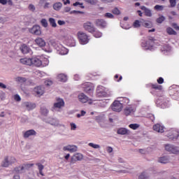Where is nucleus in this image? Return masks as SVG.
Wrapping results in <instances>:
<instances>
[{"label":"nucleus","mask_w":179,"mask_h":179,"mask_svg":"<svg viewBox=\"0 0 179 179\" xmlns=\"http://www.w3.org/2000/svg\"><path fill=\"white\" fill-rule=\"evenodd\" d=\"M77 36L80 43H81L83 45H85V44H87V43H89V38L86 33L83 31H78Z\"/></svg>","instance_id":"f257e3e1"},{"label":"nucleus","mask_w":179,"mask_h":179,"mask_svg":"<svg viewBox=\"0 0 179 179\" xmlns=\"http://www.w3.org/2000/svg\"><path fill=\"white\" fill-rule=\"evenodd\" d=\"M122 103L120 101H115L111 105L112 110L116 113H121L122 111Z\"/></svg>","instance_id":"f03ea898"},{"label":"nucleus","mask_w":179,"mask_h":179,"mask_svg":"<svg viewBox=\"0 0 179 179\" xmlns=\"http://www.w3.org/2000/svg\"><path fill=\"white\" fill-rule=\"evenodd\" d=\"M165 150L167 152H170V153H173V155H178L179 154V148L176 147L171 144H166L165 145Z\"/></svg>","instance_id":"7ed1b4c3"},{"label":"nucleus","mask_w":179,"mask_h":179,"mask_svg":"<svg viewBox=\"0 0 179 179\" xmlns=\"http://www.w3.org/2000/svg\"><path fill=\"white\" fill-rule=\"evenodd\" d=\"M82 160H83V155L77 152L71 157V164H74V163H76V162H82Z\"/></svg>","instance_id":"20e7f679"},{"label":"nucleus","mask_w":179,"mask_h":179,"mask_svg":"<svg viewBox=\"0 0 179 179\" xmlns=\"http://www.w3.org/2000/svg\"><path fill=\"white\" fill-rule=\"evenodd\" d=\"M153 39H150L148 41L143 42L141 46L144 50H152L153 48Z\"/></svg>","instance_id":"39448f33"},{"label":"nucleus","mask_w":179,"mask_h":179,"mask_svg":"<svg viewBox=\"0 0 179 179\" xmlns=\"http://www.w3.org/2000/svg\"><path fill=\"white\" fill-rule=\"evenodd\" d=\"M96 96L97 97H106L107 92L104 90V87L98 86L96 88Z\"/></svg>","instance_id":"423d86ee"},{"label":"nucleus","mask_w":179,"mask_h":179,"mask_svg":"<svg viewBox=\"0 0 179 179\" xmlns=\"http://www.w3.org/2000/svg\"><path fill=\"white\" fill-rule=\"evenodd\" d=\"M29 32L35 36H40L41 34V28L38 25H34L32 28L29 29Z\"/></svg>","instance_id":"0eeeda50"},{"label":"nucleus","mask_w":179,"mask_h":179,"mask_svg":"<svg viewBox=\"0 0 179 179\" xmlns=\"http://www.w3.org/2000/svg\"><path fill=\"white\" fill-rule=\"evenodd\" d=\"M65 106V102L64 99L61 98H57L56 102L54 103L53 107L54 108H62V107Z\"/></svg>","instance_id":"6e6552de"},{"label":"nucleus","mask_w":179,"mask_h":179,"mask_svg":"<svg viewBox=\"0 0 179 179\" xmlns=\"http://www.w3.org/2000/svg\"><path fill=\"white\" fill-rule=\"evenodd\" d=\"M94 87L91 83H86L84 85V91L88 94H93Z\"/></svg>","instance_id":"1a4fd4ad"},{"label":"nucleus","mask_w":179,"mask_h":179,"mask_svg":"<svg viewBox=\"0 0 179 179\" xmlns=\"http://www.w3.org/2000/svg\"><path fill=\"white\" fill-rule=\"evenodd\" d=\"M63 150L64 152H70V153H75L78 150V146L73 145H66L63 148Z\"/></svg>","instance_id":"9d476101"},{"label":"nucleus","mask_w":179,"mask_h":179,"mask_svg":"<svg viewBox=\"0 0 179 179\" xmlns=\"http://www.w3.org/2000/svg\"><path fill=\"white\" fill-rule=\"evenodd\" d=\"M45 88L43 86H37L34 89V93H36L37 96H43L44 94Z\"/></svg>","instance_id":"9b49d317"},{"label":"nucleus","mask_w":179,"mask_h":179,"mask_svg":"<svg viewBox=\"0 0 179 179\" xmlns=\"http://www.w3.org/2000/svg\"><path fill=\"white\" fill-rule=\"evenodd\" d=\"M31 66H36L37 68H39V66H41L43 65V62L38 57H32L31 58Z\"/></svg>","instance_id":"f8f14e48"},{"label":"nucleus","mask_w":179,"mask_h":179,"mask_svg":"<svg viewBox=\"0 0 179 179\" xmlns=\"http://www.w3.org/2000/svg\"><path fill=\"white\" fill-rule=\"evenodd\" d=\"M83 26L84 29L87 30V31H89L90 33L94 32V26L92 22H85Z\"/></svg>","instance_id":"ddd939ff"},{"label":"nucleus","mask_w":179,"mask_h":179,"mask_svg":"<svg viewBox=\"0 0 179 179\" xmlns=\"http://www.w3.org/2000/svg\"><path fill=\"white\" fill-rule=\"evenodd\" d=\"M65 39L66 40L68 44L71 45V47H75L76 45V41L72 36L68 35L66 36Z\"/></svg>","instance_id":"4468645a"},{"label":"nucleus","mask_w":179,"mask_h":179,"mask_svg":"<svg viewBox=\"0 0 179 179\" xmlns=\"http://www.w3.org/2000/svg\"><path fill=\"white\" fill-rule=\"evenodd\" d=\"M178 136L179 133L177 130H173L168 134V138H169V139H172V141H174V139H178Z\"/></svg>","instance_id":"2eb2a0df"},{"label":"nucleus","mask_w":179,"mask_h":179,"mask_svg":"<svg viewBox=\"0 0 179 179\" xmlns=\"http://www.w3.org/2000/svg\"><path fill=\"white\" fill-rule=\"evenodd\" d=\"M158 163H161L162 164H167V163H170V157L163 156V157H159Z\"/></svg>","instance_id":"dca6fc26"},{"label":"nucleus","mask_w":179,"mask_h":179,"mask_svg":"<svg viewBox=\"0 0 179 179\" xmlns=\"http://www.w3.org/2000/svg\"><path fill=\"white\" fill-rule=\"evenodd\" d=\"M37 135V132L34 131V129L28 130L23 134L24 138H29L30 136H36Z\"/></svg>","instance_id":"f3484780"},{"label":"nucleus","mask_w":179,"mask_h":179,"mask_svg":"<svg viewBox=\"0 0 179 179\" xmlns=\"http://www.w3.org/2000/svg\"><path fill=\"white\" fill-rule=\"evenodd\" d=\"M153 129L156 131V132L163 134V132H164V126L160 124H156L153 126Z\"/></svg>","instance_id":"a211bd4d"},{"label":"nucleus","mask_w":179,"mask_h":179,"mask_svg":"<svg viewBox=\"0 0 179 179\" xmlns=\"http://www.w3.org/2000/svg\"><path fill=\"white\" fill-rule=\"evenodd\" d=\"M78 97L80 103H87L89 101V97L83 93L79 94Z\"/></svg>","instance_id":"6ab92c4d"},{"label":"nucleus","mask_w":179,"mask_h":179,"mask_svg":"<svg viewBox=\"0 0 179 179\" xmlns=\"http://www.w3.org/2000/svg\"><path fill=\"white\" fill-rule=\"evenodd\" d=\"M20 62L23 65H27L28 66H31V58H22L20 59Z\"/></svg>","instance_id":"aec40b11"},{"label":"nucleus","mask_w":179,"mask_h":179,"mask_svg":"<svg viewBox=\"0 0 179 179\" xmlns=\"http://www.w3.org/2000/svg\"><path fill=\"white\" fill-rule=\"evenodd\" d=\"M23 107H25L28 111L36 108V104L31 102H24Z\"/></svg>","instance_id":"412c9836"},{"label":"nucleus","mask_w":179,"mask_h":179,"mask_svg":"<svg viewBox=\"0 0 179 179\" xmlns=\"http://www.w3.org/2000/svg\"><path fill=\"white\" fill-rule=\"evenodd\" d=\"M134 111H136V109L133 106H127L124 110V113L126 115H129L130 114H134Z\"/></svg>","instance_id":"4be33fe9"},{"label":"nucleus","mask_w":179,"mask_h":179,"mask_svg":"<svg viewBox=\"0 0 179 179\" xmlns=\"http://www.w3.org/2000/svg\"><path fill=\"white\" fill-rule=\"evenodd\" d=\"M35 43L39 47H45V41H44L43 38H37L36 39H35Z\"/></svg>","instance_id":"5701e85b"},{"label":"nucleus","mask_w":179,"mask_h":179,"mask_svg":"<svg viewBox=\"0 0 179 179\" xmlns=\"http://www.w3.org/2000/svg\"><path fill=\"white\" fill-rule=\"evenodd\" d=\"M20 49L22 54H28V52H30V48H29L26 44L22 45Z\"/></svg>","instance_id":"b1692460"},{"label":"nucleus","mask_w":179,"mask_h":179,"mask_svg":"<svg viewBox=\"0 0 179 179\" xmlns=\"http://www.w3.org/2000/svg\"><path fill=\"white\" fill-rule=\"evenodd\" d=\"M10 166V162L8 157H5L4 159L1 162V167H9Z\"/></svg>","instance_id":"393cba45"},{"label":"nucleus","mask_w":179,"mask_h":179,"mask_svg":"<svg viewBox=\"0 0 179 179\" xmlns=\"http://www.w3.org/2000/svg\"><path fill=\"white\" fill-rule=\"evenodd\" d=\"M96 26H100L101 27H106L107 26V22L104 20L98 19L96 20Z\"/></svg>","instance_id":"a878e982"},{"label":"nucleus","mask_w":179,"mask_h":179,"mask_svg":"<svg viewBox=\"0 0 179 179\" xmlns=\"http://www.w3.org/2000/svg\"><path fill=\"white\" fill-rule=\"evenodd\" d=\"M129 133V130L125 128H120L117 131V134H118V135H127Z\"/></svg>","instance_id":"bb28decb"},{"label":"nucleus","mask_w":179,"mask_h":179,"mask_svg":"<svg viewBox=\"0 0 179 179\" xmlns=\"http://www.w3.org/2000/svg\"><path fill=\"white\" fill-rule=\"evenodd\" d=\"M48 122L50 124V125H54L55 127H57L59 125V121L57 119L51 118L50 119Z\"/></svg>","instance_id":"cd10ccee"},{"label":"nucleus","mask_w":179,"mask_h":179,"mask_svg":"<svg viewBox=\"0 0 179 179\" xmlns=\"http://www.w3.org/2000/svg\"><path fill=\"white\" fill-rule=\"evenodd\" d=\"M60 132L59 134L60 135H65V134H64L65 132V129H66V127L65 126V124H59L57 126Z\"/></svg>","instance_id":"c85d7f7f"},{"label":"nucleus","mask_w":179,"mask_h":179,"mask_svg":"<svg viewBox=\"0 0 179 179\" xmlns=\"http://www.w3.org/2000/svg\"><path fill=\"white\" fill-rule=\"evenodd\" d=\"M57 79L60 80V82H66L68 78L66 77V75L60 73L57 76Z\"/></svg>","instance_id":"c756f323"},{"label":"nucleus","mask_w":179,"mask_h":179,"mask_svg":"<svg viewBox=\"0 0 179 179\" xmlns=\"http://www.w3.org/2000/svg\"><path fill=\"white\" fill-rule=\"evenodd\" d=\"M62 8V3L61 2H57L53 4V9L55 10H61Z\"/></svg>","instance_id":"7c9ffc66"},{"label":"nucleus","mask_w":179,"mask_h":179,"mask_svg":"<svg viewBox=\"0 0 179 179\" xmlns=\"http://www.w3.org/2000/svg\"><path fill=\"white\" fill-rule=\"evenodd\" d=\"M57 51H59L60 55H66V54H68V49L62 46H61L60 50L57 49Z\"/></svg>","instance_id":"2f4dec72"},{"label":"nucleus","mask_w":179,"mask_h":179,"mask_svg":"<svg viewBox=\"0 0 179 179\" xmlns=\"http://www.w3.org/2000/svg\"><path fill=\"white\" fill-rule=\"evenodd\" d=\"M109 122H113L115 120H117V115H115V113H111L108 115Z\"/></svg>","instance_id":"473e14b6"},{"label":"nucleus","mask_w":179,"mask_h":179,"mask_svg":"<svg viewBox=\"0 0 179 179\" xmlns=\"http://www.w3.org/2000/svg\"><path fill=\"white\" fill-rule=\"evenodd\" d=\"M138 179H149V175L145 172H143L138 175Z\"/></svg>","instance_id":"72a5a7b5"},{"label":"nucleus","mask_w":179,"mask_h":179,"mask_svg":"<svg viewBox=\"0 0 179 179\" xmlns=\"http://www.w3.org/2000/svg\"><path fill=\"white\" fill-rule=\"evenodd\" d=\"M166 32L168 34L176 36L177 34V32L173 29L171 27H169L166 29Z\"/></svg>","instance_id":"f704fd0d"},{"label":"nucleus","mask_w":179,"mask_h":179,"mask_svg":"<svg viewBox=\"0 0 179 179\" xmlns=\"http://www.w3.org/2000/svg\"><path fill=\"white\" fill-rule=\"evenodd\" d=\"M143 26H144V27H147V29H150L151 27H152L153 24H152V22L148 21V22H144L143 23Z\"/></svg>","instance_id":"c9c22d12"},{"label":"nucleus","mask_w":179,"mask_h":179,"mask_svg":"<svg viewBox=\"0 0 179 179\" xmlns=\"http://www.w3.org/2000/svg\"><path fill=\"white\" fill-rule=\"evenodd\" d=\"M49 23L52 27H57V22H55V19L52 17L49 18Z\"/></svg>","instance_id":"e433bc0d"},{"label":"nucleus","mask_w":179,"mask_h":179,"mask_svg":"<svg viewBox=\"0 0 179 179\" xmlns=\"http://www.w3.org/2000/svg\"><path fill=\"white\" fill-rule=\"evenodd\" d=\"M88 146H90V148H93L94 149H100V145L93 143H88Z\"/></svg>","instance_id":"4c0bfd02"},{"label":"nucleus","mask_w":179,"mask_h":179,"mask_svg":"<svg viewBox=\"0 0 179 179\" xmlns=\"http://www.w3.org/2000/svg\"><path fill=\"white\" fill-rule=\"evenodd\" d=\"M164 20H166V17H164V15H161L157 19V22L162 24V22H164Z\"/></svg>","instance_id":"58836bf2"},{"label":"nucleus","mask_w":179,"mask_h":179,"mask_svg":"<svg viewBox=\"0 0 179 179\" xmlns=\"http://www.w3.org/2000/svg\"><path fill=\"white\" fill-rule=\"evenodd\" d=\"M24 170V167L23 166L17 167L15 169V173H23Z\"/></svg>","instance_id":"ea45409f"},{"label":"nucleus","mask_w":179,"mask_h":179,"mask_svg":"<svg viewBox=\"0 0 179 179\" xmlns=\"http://www.w3.org/2000/svg\"><path fill=\"white\" fill-rule=\"evenodd\" d=\"M101 36H103V34H101V32L99 31H94V36L96 37V38H100V37H101Z\"/></svg>","instance_id":"a19ab883"},{"label":"nucleus","mask_w":179,"mask_h":179,"mask_svg":"<svg viewBox=\"0 0 179 179\" xmlns=\"http://www.w3.org/2000/svg\"><path fill=\"white\" fill-rule=\"evenodd\" d=\"M152 89H155V90H162L163 87L162 85H157V84H154L152 85Z\"/></svg>","instance_id":"79ce46f5"},{"label":"nucleus","mask_w":179,"mask_h":179,"mask_svg":"<svg viewBox=\"0 0 179 179\" xmlns=\"http://www.w3.org/2000/svg\"><path fill=\"white\" fill-rule=\"evenodd\" d=\"M104 17L107 19H114V15L111 13H106L104 14Z\"/></svg>","instance_id":"37998d69"},{"label":"nucleus","mask_w":179,"mask_h":179,"mask_svg":"<svg viewBox=\"0 0 179 179\" xmlns=\"http://www.w3.org/2000/svg\"><path fill=\"white\" fill-rule=\"evenodd\" d=\"M41 113L43 114V115H47V114H48V109L45 108H41Z\"/></svg>","instance_id":"c03bdc74"},{"label":"nucleus","mask_w":179,"mask_h":179,"mask_svg":"<svg viewBox=\"0 0 179 179\" xmlns=\"http://www.w3.org/2000/svg\"><path fill=\"white\" fill-rule=\"evenodd\" d=\"M41 23L43 27H48V22H47V20H45V19H42L41 21Z\"/></svg>","instance_id":"a18cd8bd"},{"label":"nucleus","mask_w":179,"mask_h":179,"mask_svg":"<svg viewBox=\"0 0 179 179\" xmlns=\"http://www.w3.org/2000/svg\"><path fill=\"white\" fill-rule=\"evenodd\" d=\"M87 3H90V5H96L97 3V0H84Z\"/></svg>","instance_id":"49530a36"},{"label":"nucleus","mask_w":179,"mask_h":179,"mask_svg":"<svg viewBox=\"0 0 179 179\" xmlns=\"http://www.w3.org/2000/svg\"><path fill=\"white\" fill-rule=\"evenodd\" d=\"M129 128H131V129H138V128L139 127V124H131L129 125Z\"/></svg>","instance_id":"de8ad7c7"},{"label":"nucleus","mask_w":179,"mask_h":179,"mask_svg":"<svg viewBox=\"0 0 179 179\" xmlns=\"http://www.w3.org/2000/svg\"><path fill=\"white\" fill-rule=\"evenodd\" d=\"M169 3L171 8H175L176 5H177V0H169Z\"/></svg>","instance_id":"09e8293b"},{"label":"nucleus","mask_w":179,"mask_h":179,"mask_svg":"<svg viewBox=\"0 0 179 179\" xmlns=\"http://www.w3.org/2000/svg\"><path fill=\"white\" fill-rule=\"evenodd\" d=\"M26 80H27L26 79V78H23V77H17V81L20 82V83H24V82H26Z\"/></svg>","instance_id":"8fccbe9b"},{"label":"nucleus","mask_w":179,"mask_h":179,"mask_svg":"<svg viewBox=\"0 0 179 179\" xmlns=\"http://www.w3.org/2000/svg\"><path fill=\"white\" fill-rule=\"evenodd\" d=\"M154 8L155 10H163L164 9V6L160 5L155 6Z\"/></svg>","instance_id":"3c124183"},{"label":"nucleus","mask_w":179,"mask_h":179,"mask_svg":"<svg viewBox=\"0 0 179 179\" xmlns=\"http://www.w3.org/2000/svg\"><path fill=\"white\" fill-rule=\"evenodd\" d=\"M161 51H162V52H164L165 51H170V47H169V45H164L163 48H161Z\"/></svg>","instance_id":"603ef678"},{"label":"nucleus","mask_w":179,"mask_h":179,"mask_svg":"<svg viewBox=\"0 0 179 179\" xmlns=\"http://www.w3.org/2000/svg\"><path fill=\"white\" fill-rule=\"evenodd\" d=\"M145 16H148V17H150V16H152V11L150 10H149L148 8H147L145 10Z\"/></svg>","instance_id":"864d4df0"},{"label":"nucleus","mask_w":179,"mask_h":179,"mask_svg":"<svg viewBox=\"0 0 179 179\" xmlns=\"http://www.w3.org/2000/svg\"><path fill=\"white\" fill-rule=\"evenodd\" d=\"M133 26L135 28L141 27V22H139V20H136L134 22Z\"/></svg>","instance_id":"5fc2aeb1"},{"label":"nucleus","mask_w":179,"mask_h":179,"mask_svg":"<svg viewBox=\"0 0 179 179\" xmlns=\"http://www.w3.org/2000/svg\"><path fill=\"white\" fill-rule=\"evenodd\" d=\"M36 166H38L39 171H43V170H44V165L41 164V163H37Z\"/></svg>","instance_id":"6e6d98bb"},{"label":"nucleus","mask_w":179,"mask_h":179,"mask_svg":"<svg viewBox=\"0 0 179 179\" xmlns=\"http://www.w3.org/2000/svg\"><path fill=\"white\" fill-rule=\"evenodd\" d=\"M28 8L29 10H31V12H34V10H36V7L33 4H29Z\"/></svg>","instance_id":"4d7b16f0"},{"label":"nucleus","mask_w":179,"mask_h":179,"mask_svg":"<svg viewBox=\"0 0 179 179\" xmlns=\"http://www.w3.org/2000/svg\"><path fill=\"white\" fill-rule=\"evenodd\" d=\"M112 13L114 15H120V10H118L117 8H115L113 10H112Z\"/></svg>","instance_id":"13d9d810"},{"label":"nucleus","mask_w":179,"mask_h":179,"mask_svg":"<svg viewBox=\"0 0 179 179\" xmlns=\"http://www.w3.org/2000/svg\"><path fill=\"white\" fill-rule=\"evenodd\" d=\"M8 162H10V164H13V163H15V162H16V159H15V157H10L8 159Z\"/></svg>","instance_id":"bf43d9fd"},{"label":"nucleus","mask_w":179,"mask_h":179,"mask_svg":"<svg viewBox=\"0 0 179 179\" xmlns=\"http://www.w3.org/2000/svg\"><path fill=\"white\" fill-rule=\"evenodd\" d=\"M14 100H15V101H20V100H22V98H20V96H19V94H15L14 96Z\"/></svg>","instance_id":"052dcab7"},{"label":"nucleus","mask_w":179,"mask_h":179,"mask_svg":"<svg viewBox=\"0 0 179 179\" xmlns=\"http://www.w3.org/2000/svg\"><path fill=\"white\" fill-rule=\"evenodd\" d=\"M70 125L71 131H76V124L75 123H71Z\"/></svg>","instance_id":"680f3d73"},{"label":"nucleus","mask_w":179,"mask_h":179,"mask_svg":"<svg viewBox=\"0 0 179 179\" xmlns=\"http://www.w3.org/2000/svg\"><path fill=\"white\" fill-rule=\"evenodd\" d=\"M164 79H163V78L160 77L157 79V83L159 84V85H162V83H164Z\"/></svg>","instance_id":"e2e57ef3"},{"label":"nucleus","mask_w":179,"mask_h":179,"mask_svg":"<svg viewBox=\"0 0 179 179\" xmlns=\"http://www.w3.org/2000/svg\"><path fill=\"white\" fill-rule=\"evenodd\" d=\"M172 27H173V29H175L176 30H179V26L176 23L172 24Z\"/></svg>","instance_id":"0e129e2a"},{"label":"nucleus","mask_w":179,"mask_h":179,"mask_svg":"<svg viewBox=\"0 0 179 179\" xmlns=\"http://www.w3.org/2000/svg\"><path fill=\"white\" fill-rule=\"evenodd\" d=\"M62 2L64 3V5H69V3H71L70 0H62Z\"/></svg>","instance_id":"69168bd1"},{"label":"nucleus","mask_w":179,"mask_h":179,"mask_svg":"<svg viewBox=\"0 0 179 179\" xmlns=\"http://www.w3.org/2000/svg\"><path fill=\"white\" fill-rule=\"evenodd\" d=\"M0 3H1V5H6L8 3V0H0Z\"/></svg>","instance_id":"338daca9"},{"label":"nucleus","mask_w":179,"mask_h":179,"mask_svg":"<svg viewBox=\"0 0 179 179\" xmlns=\"http://www.w3.org/2000/svg\"><path fill=\"white\" fill-rule=\"evenodd\" d=\"M106 150H107L108 153H111V152H113V148L108 147Z\"/></svg>","instance_id":"774afa93"}]
</instances>
